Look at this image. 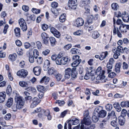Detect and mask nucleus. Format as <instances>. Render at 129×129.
Instances as JSON below:
<instances>
[{"instance_id":"nucleus-1","label":"nucleus","mask_w":129,"mask_h":129,"mask_svg":"<svg viewBox=\"0 0 129 129\" xmlns=\"http://www.w3.org/2000/svg\"><path fill=\"white\" fill-rule=\"evenodd\" d=\"M16 105L13 106L12 109L14 111H16L17 109H22L24 104L25 101L23 98L20 96H16L15 98Z\"/></svg>"},{"instance_id":"nucleus-2","label":"nucleus","mask_w":129,"mask_h":129,"mask_svg":"<svg viewBox=\"0 0 129 129\" xmlns=\"http://www.w3.org/2000/svg\"><path fill=\"white\" fill-rule=\"evenodd\" d=\"M58 6V4L56 2H53L51 3V6L52 8L51 9V11L54 14V17L55 18L57 16L59 13V10L55 8Z\"/></svg>"},{"instance_id":"nucleus-3","label":"nucleus","mask_w":129,"mask_h":129,"mask_svg":"<svg viewBox=\"0 0 129 129\" xmlns=\"http://www.w3.org/2000/svg\"><path fill=\"white\" fill-rule=\"evenodd\" d=\"M80 56L78 55L73 56L72 57L73 62L71 64L72 66L75 67L78 66L81 62V60L79 59Z\"/></svg>"},{"instance_id":"nucleus-4","label":"nucleus","mask_w":129,"mask_h":129,"mask_svg":"<svg viewBox=\"0 0 129 129\" xmlns=\"http://www.w3.org/2000/svg\"><path fill=\"white\" fill-rule=\"evenodd\" d=\"M70 61V58L68 57H63L60 60H57L56 64L58 65H60L61 64H65L69 63Z\"/></svg>"},{"instance_id":"nucleus-5","label":"nucleus","mask_w":129,"mask_h":129,"mask_svg":"<svg viewBox=\"0 0 129 129\" xmlns=\"http://www.w3.org/2000/svg\"><path fill=\"white\" fill-rule=\"evenodd\" d=\"M77 0H69L68 6L70 10H75L77 8Z\"/></svg>"},{"instance_id":"nucleus-6","label":"nucleus","mask_w":129,"mask_h":129,"mask_svg":"<svg viewBox=\"0 0 129 129\" xmlns=\"http://www.w3.org/2000/svg\"><path fill=\"white\" fill-rule=\"evenodd\" d=\"M28 74V72L27 71L24 69H22L19 70L17 73V76L20 78H25Z\"/></svg>"},{"instance_id":"nucleus-7","label":"nucleus","mask_w":129,"mask_h":129,"mask_svg":"<svg viewBox=\"0 0 129 129\" xmlns=\"http://www.w3.org/2000/svg\"><path fill=\"white\" fill-rule=\"evenodd\" d=\"M18 23L21 28L23 31H25L27 30V26L25 20L23 18H21L18 20Z\"/></svg>"},{"instance_id":"nucleus-8","label":"nucleus","mask_w":129,"mask_h":129,"mask_svg":"<svg viewBox=\"0 0 129 129\" xmlns=\"http://www.w3.org/2000/svg\"><path fill=\"white\" fill-rule=\"evenodd\" d=\"M86 115L82 121V123L85 125L88 126L91 124V121L89 118V116L88 113H86Z\"/></svg>"},{"instance_id":"nucleus-9","label":"nucleus","mask_w":129,"mask_h":129,"mask_svg":"<svg viewBox=\"0 0 129 129\" xmlns=\"http://www.w3.org/2000/svg\"><path fill=\"white\" fill-rule=\"evenodd\" d=\"M119 29L121 33H126L127 32V29L129 30V25L122 24L120 25Z\"/></svg>"},{"instance_id":"nucleus-10","label":"nucleus","mask_w":129,"mask_h":129,"mask_svg":"<svg viewBox=\"0 0 129 129\" xmlns=\"http://www.w3.org/2000/svg\"><path fill=\"white\" fill-rule=\"evenodd\" d=\"M33 102L30 105V107L33 108L37 105L40 103L41 100L37 97L34 98L33 100Z\"/></svg>"},{"instance_id":"nucleus-11","label":"nucleus","mask_w":129,"mask_h":129,"mask_svg":"<svg viewBox=\"0 0 129 129\" xmlns=\"http://www.w3.org/2000/svg\"><path fill=\"white\" fill-rule=\"evenodd\" d=\"M114 28L113 29V33L114 35H117V36L120 38H121L122 37V35L120 31L118 29V28L116 27L115 25H113Z\"/></svg>"},{"instance_id":"nucleus-12","label":"nucleus","mask_w":129,"mask_h":129,"mask_svg":"<svg viewBox=\"0 0 129 129\" xmlns=\"http://www.w3.org/2000/svg\"><path fill=\"white\" fill-rule=\"evenodd\" d=\"M71 122V123H72L73 125H76L78 124L79 122V120L76 118H73L71 121L69 120L68 122V128L69 129H72L71 125L70 123V122Z\"/></svg>"},{"instance_id":"nucleus-13","label":"nucleus","mask_w":129,"mask_h":129,"mask_svg":"<svg viewBox=\"0 0 129 129\" xmlns=\"http://www.w3.org/2000/svg\"><path fill=\"white\" fill-rule=\"evenodd\" d=\"M41 36L44 44H48L49 40V36L48 35L45 33H42Z\"/></svg>"},{"instance_id":"nucleus-14","label":"nucleus","mask_w":129,"mask_h":129,"mask_svg":"<svg viewBox=\"0 0 129 129\" xmlns=\"http://www.w3.org/2000/svg\"><path fill=\"white\" fill-rule=\"evenodd\" d=\"M72 70L70 68L66 69L65 71L64 78L66 79H68L70 77Z\"/></svg>"},{"instance_id":"nucleus-15","label":"nucleus","mask_w":129,"mask_h":129,"mask_svg":"<svg viewBox=\"0 0 129 129\" xmlns=\"http://www.w3.org/2000/svg\"><path fill=\"white\" fill-rule=\"evenodd\" d=\"M98 75L96 78V81L97 80H100L102 82H106L107 79L105 78V77L104 75Z\"/></svg>"},{"instance_id":"nucleus-16","label":"nucleus","mask_w":129,"mask_h":129,"mask_svg":"<svg viewBox=\"0 0 129 129\" xmlns=\"http://www.w3.org/2000/svg\"><path fill=\"white\" fill-rule=\"evenodd\" d=\"M75 23L77 27L82 26L84 23V21L83 19L80 18H77L76 20Z\"/></svg>"},{"instance_id":"nucleus-17","label":"nucleus","mask_w":129,"mask_h":129,"mask_svg":"<svg viewBox=\"0 0 129 129\" xmlns=\"http://www.w3.org/2000/svg\"><path fill=\"white\" fill-rule=\"evenodd\" d=\"M33 71L35 75L38 76L41 73V68L39 66L35 67L33 68Z\"/></svg>"},{"instance_id":"nucleus-18","label":"nucleus","mask_w":129,"mask_h":129,"mask_svg":"<svg viewBox=\"0 0 129 129\" xmlns=\"http://www.w3.org/2000/svg\"><path fill=\"white\" fill-rule=\"evenodd\" d=\"M123 21L125 22H127L129 21V16L128 14L125 11L122 13V15Z\"/></svg>"},{"instance_id":"nucleus-19","label":"nucleus","mask_w":129,"mask_h":129,"mask_svg":"<svg viewBox=\"0 0 129 129\" xmlns=\"http://www.w3.org/2000/svg\"><path fill=\"white\" fill-rule=\"evenodd\" d=\"M87 71L90 76H94L96 74L95 70L92 67H90Z\"/></svg>"},{"instance_id":"nucleus-20","label":"nucleus","mask_w":129,"mask_h":129,"mask_svg":"<svg viewBox=\"0 0 129 129\" xmlns=\"http://www.w3.org/2000/svg\"><path fill=\"white\" fill-rule=\"evenodd\" d=\"M76 68L75 67H74L72 69V71L71 75L72 79H74L77 77V73L76 71Z\"/></svg>"},{"instance_id":"nucleus-21","label":"nucleus","mask_w":129,"mask_h":129,"mask_svg":"<svg viewBox=\"0 0 129 129\" xmlns=\"http://www.w3.org/2000/svg\"><path fill=\"white\" fill-rule=\"evenodd\" d=\"M118 122L119 124L121 125H124L125 121V119L122 116H120L118 118Z\"/></svg>"},{"instance_id":"nucleus-22","label":"nucleus","mask_w":129,"mask_h":129,"mask_svg":"<svg viewBox=\"0 0 129 129\" xmlns=\"http://www.w3.org/2000/svg\"><path fill=\"white\" fill-rule=\"evenodd\" d=\"M6 98V93L5 92L0 93V103L4 102Z\"/></svg>"},{"instance_id":"nucleus-23","label":"nucleus","mask_w":129,"mask_h":129,"mask_svg":"<svg viewBox=\"0 0 129 129\" xmlns=\"http://www.w3.org/2000/svg\"><path fill=\"white\" fill-rule=\"evenodd\" d=\"M49 78L45 76H44L42 78L40 81L41 83H44L45 84H47L49 82Z\"/></svg>"},{"instance_id":"nucleus-24","label":"nucleus","mask_w":129,"mask_h":129,"mask_svg":"<svg viewBox=\"0 0 129 129\" xmlns=\"http://www.w3.org/2000/svg\"><path fill=\"white\" fill-rule=\"evenodd\" d=\"M108 53L107 51L103 52L101 54L99 57V59L100 60H103L105 59L108 55Z\"/></svg>"},{"instance_id":"nucleus-25","label":"nucleus","mask_w":129,"mask_h":129,"mask_svg":"<svg viewBox=\"0 0 129 129\" xmlns=\"http://www.w3.org/2000/svg\"><path fill=\"white\" fill-rule=\"evenodd\" d=\"M101 68V67H99L97 69L95 70L96 73L97 75H104L105 71H104L102 70Z\"/></svg>"},{"instance_id":"nucleus-26","label":"nucleus","mask_w":129,"mask_h":129,"mask_svg":"<svg viewBox=\"0 0 129 129\" xmlns=\"http://www.w3.org/2000/svg\"><path fill=\"white\" fill-rule=\"evenodd\" d=\"M107 114V112L105 110H101L98 114V116L103 118L105 117Z\"/></svg>"},{"instance_id":"nucleus-27","label":"nucleus","mask_w":129,"mask_h":129,"mask_svg":"<svg viewBox=\"0 0 129 129\" xmlns=\"http://www.w3.org/2000/svg\"><path fill=\"white\" fill-rule=\"evenodd\" d=\"M114 107L118 112H120L121 110L119 104L117 102H115L113 104Z\"/></svg>"},{"instance_id":"nucleus-28","label":"nucleus","mask_w":129,"mask_h":129,"mask_svg":"<svg viewBox=\"0 0 129 129\" xmlns=\"http://www.w3.org/2000/svg\"><path fill=\"white\" fill-rule=\"evenodd\" d=\"M66 14H63L60 15L59 18V21L61 22H64L66 20Z\"/></svg>"},{"instance_id":"nucleus-29","label":"nucleus","mask_w":129,"mask_h":129,"mask_svg":"<svg viewBox=\"0 0 129 129\" xmlns=\"http://www.w3.org/2000/svg\"><path fill=\"white\" fill-rule=\"evenodd\" d=\"M116 117V116L115 111L112 110L111 112H110L108 113L107 119H109L110 118L112 117L114 118Z\"/></svg>"},{"instance_id":"nucleus-30","label":"nucleus","mask_w":129,"mask_h":129,"mask_svg":"<svg viewBox=\"0 0 129 129\" xmlns=\"http://www.w3.org/2000/svg\"><path fill=\"white\" fill-rule=\"evenodd\" d=\"M113 50H115V51H116L118 52V53L120 54V53H122L123 51V49L122 47L120 46H118L117 47V49L115 48H113Z\"/></svg>"},{"instance_id":"nucleus-31","label":"nucleus","mask_w":129,"mask_h":129,"mask_svg":"<svg viewBox=\"0 0 129 129\" xmlns=\"http://www.w3.org/2000/svg\"><path fill=\"white\" fill-rule=\"evenodd\" d=\"M121 106L122 107H129V101H123L121 103Z\"/></svg>"},{"instance_id":"nucleus-32","label":"nucleus","mask_w":129,"mask_h":129,"mask_svg":"<svg viewBox=\"0 0 129 129\" xmlns=\"http://www.w3.org/2000/svg\"><path fill=\"white\" fill-rule=\"evenodd\" d=\"M121 64L120 63H117L115 65V71L117 73H119L120 71V69Z\"/></svg>"},{"instance_id":"nucleus-33","label":"nucleus","mask_w":129,"mask_h":129,"mask_svg":"<svg viewBox=\"0 0 129 129\" xmlns=\"http://www.w3.org/2000/svg\"><path fill=\"white\" fill-rule=\"evenodd\" d=\"M28 81L25 82L23 81H21L19 82V84L21 86L23 87H27L28 86Z\"/></svg>"},{"instance_id":"nucleus-34","label":"nucleus","mask_w":129,"mask_h":129,"mask_svg":"<svg viewBox=\"0 0 129 129\" xmlns=\"http://www.w3.org/2000/svg\"><path fill=\"white\" fill-rule=\"evenodd\" d=\"M20 29L18 27H16L14 29V31L16 37H19L20 36Z\"/></svg>"},{"instance_id":"nucleus-35","label":"nucleus","mask_w":129,"mask_h":129,"mask_svg":"<svg viewBox=\"0 0 129 129\" xmlns=\"http://www.w3.org/2000/svg\"><path fill=\"white\" fill-rule=\"evenodd\" d=\"M17 56L16 54L14 53L12 54L9 55V59L11 61H14L16 59Z\"/></svg>"},{"instance_id":"nucleus-36","label":"nucleus","mask_w":129,"mask_h":129,"mask_svg":"<svg viewBox=\"0 0 129 129\" xmlns=\"http://www.w3.org/2000/svg\"><path fill=\"white\" fill-rule=\"evenodd\" d=\"M56 72V71L53 68H49L48 71V73L50 75H52V74H55Z\"/></svg>"},{"instance_id":"nucleus-37","label":"nucleus","mask_w":129,"mask_h":129,"mask_svg":"<svg viewBox=\"0 0 129 129\" xmlns=\"http://www.w3.org/2000/svg\"><path fill=\"white\" fill-rule=\"evenodd\" d=\"M100 36V34L97 31H94L92 33V37L94 39L98 38Z\"/></svg>"},{"instance_id":"nucleus-38","label":"nucleus","mask_w":129,"mask_h":129,"mask_svg":"<svg viewBox=\"0 0 129 129\" xmlns=\"http://www.w3.org/2000/svg\"><path fill=\"white\" fill-rule=\"evenodd\" d=\"M13 102V99L11 98H10L8 100L7 103V106L10 107L12 105Z\"/></svg>"},{"instance_id":"nucleus-39","label":"nucleus","mask_w":129,"mask_h":129,"mask_svg":"<svg viewBox=\"0 0 129 129\" xmlns=\"http://www.w3.org/2000/svg\"><path fill=\"white\" fill-rule=\"evenodd\" d=\"M49 40L50 43L53 46L56 43V41L54 38L51 37L49 38Z\"/></svg>"},{"instance_id":"nucleus-40","label":"nucleus","mask_w":129,"mask_h":129,"mask_svg":"<svg viewBox=\"0 0 129 129\" xmlns=\"http://www.w3.org/2000/svg\"><path fill=\"white\" fill-rule=\"evenodd\" d=\"M12 91V88L10 85H8L6 90V93L8 95H10Z\"/></svg>"},{"instance_id":"nucleus-41","label":"nucleus","mask_w":129,"mask_h":129,"mask_svg":"<svg viewBox=\"0 0 129 129\" xmlns=\"http://www.w3.org/2000/svg\"><path fill=\"white\" fill-rule=\"evenodd\" d=\"M114 50H112V51L114 53L113 55V57L115 59H117L118 58V56L120 55V54L118 53V52L115 51Z\"/></svg>"},{"instance_id":"nucleus-42","label":"nucleus","mask_w":129,"mask_h":129,"mask_svg":"<svg viewBox=\"0 0 129 129\" xmlns=\"http://www.w3.org/2000/svg\"><path fill=\"white\" fill-rule=\"evenodd\" d=\"M107 67L108 68L107 70V72L109 74V73L111 72V69L112 68V64L108 62L107 64Z\"/></svg>"},{"instance_id":"nucleus-43","label":"nucleus","mask_w":129,"mask_h":129,"mask_svg":"<svg viewBox=\"0 0 129 129\" xmlns=\"http://www.w3.org/2000/svg\"><path fill=\"white\" fill-rule=\"evenodd\" d=\"M28 54H29L28 57L29 61L31 63H33L34 61V59L33 56L31 55V54L29 52H28Z\"/></svg>"},{"instance_id":"nucleus-44","label":"nucleus","mask_w":129,"mask_h":129,"mask_svg":"<svg viewBox=\"0 0 129 129\" xmlns=\"http://www.w3.org/2000/svg\"><path fill=\"white\" fill-rule=\"evenodd\" d=\"M105 107L107 110L109 111L112 109L113 108V106L112 104L108 103L106 105Z\"/></svg>"},{"instance_id":"nucleus-45","label":"nucleus","mask_w":129,"mask_h":129,"mask_svg":"<svg viewBox=\"0 0 129 129\" xmlns=\"http://www.w3.org/2000/svg\"><path fill=\"white\" fill-rule=\"evenodd\" d=\"M106 121L103 120L102 121V122L100 124V127L102 128H104L105 127L107 123Z\"/></svg>"},{"instance_id":"nucleus-46","label":"nucleus","mask_w":129,"mask_h":129,"mask_svg":"<svg viewBox=\"0 0 129 129\" xmlns=\"http://www.w3.org/2000/svg\"><path fill=\"white\" fill-rule=\"evenodd\" d=\"M33 54L35 58H37L39 56V52L38 50L36 49H34L33 50Z\"/></svg>"},{"instance_id":"nucleus-47","label":"nucleus","mask_w":129,"mask_h":129,"mask_svg":"<svg viewBox=\"0 0 129 129\" xmlns=\"http://www.w3.org/2000/svg\"><path fill=\"white\" fill-rule=\"evenodd\" d=\"M112 8L114 10H116L119 7L118 5L116 3H113L111 5Z\"/></svg>"},{"instance_id":"nucleus-48","label":"nucleus","mask_w":129,"mask_h":129,"mask_svg":"<svg viewBox=\"0 0 129 129\" xmlns=\"http://www.w3.org/2000/svg\"><path fill=\"white\" fill-rule=\"evenodd\" d=\"M50 64V62L49 61L47 60H46L44 62L43 67L48 68H49Z\"/></svg>"},{"instance_id":"nucleus-49","label":"nucleus","mask_w":129,"mask_h":129,"mask_svg":"<svg viewBox=\"0 0 129 129\" xmlns=\"http://www.w3.org/2000/svg\"><path fill=\"white\" fill-rule=\"evenodd\" d=\"M38 90L41 92H42L44 90V87L41 85H39L37 87Z\"/></svg>"},{"instance_id":"nucleus-50","label":"nucleus","mask_w":129,"mask_h":129,"mask_svg":"<svg viewBox=\"0 0 129 129\" xmlns=\"http://www.w3.org/2000/svg\"><path fill=\"white\" fill-rule=\"evenodd\" d=\"M93 18V17L92 15L88 16L87 20V22L88 23V24L92 22V19Z\"/></svg>"},{"instance_id":"nucleus-51","label":"nucleus","mask_w":129,"mask_h":129,"mask_svg":"<svg viewBox=\"0 0 129 129\" xmlns=\"http://www.w3.org/2000/svg\"><path fill=\"white\" fill-rule=\"evenodd\" d=\"M99 116L94 115L92 117V119L93 121L94 122H96L99 120Z\"/></svg>"},{"instance_id":"nucleus-52","label":"nucleus","mask_w":129,"mask_h":129,"mask_svg":"<svg viewBox=\"0 0 129 129\" xmlns=\"http://www.w3.org/2000/svg\"><path fill=\"white\" fill-rule=\"evenodd\" d=\"M55 76L56 78L58 81H60L62 78V76L60 74H57L56 75L55 74Z\"/></svg>"},{"instance_id":"nucleus-53","label":"nucleus","mask_w":129,"mask_h":129,"mask_svg":"<svg viewBox=\"0 0 129 129\" xmlns=\"http://www.w3.org/2000/svg\"><path fill=\"white\" fill-rule=\"evenodd\" d=\"M83 33V31L82 30H78L74 33L73 34L75 35H81Z\"/></svg>"},{"instance_id":"nucleus-54","label":"nucleus","mask_w":129,"mask_h":129,"mask_svg":"<svg viewBox=\"0 0 129 129\" xmlns=\"http://www.w3.org/2000/svg\"><path fill=\"white\" fill-rule=\"evenodd\" d=\"M32 11L34 13L36 14L39 13L40 12V10L35 8H33L32 9Z\"/></svg>"},{"instance_id":"nucleus-55","label":"nucleus","mask_w":129,"mask_h":129,"mask_svg":"<svg viewBox=\"0 0 129 129\" xmlns=\"http://www.w3.org/2000/svg\"><path fill=\"white\" fill-rule=\"evenodd\" d=\"M48 28V26L46 24H44L42 25V29L44 30H47Z\"/></svg>"},{"instance_id":"nucleus-56","label":"nucleus","mask_w":129,"mask_h":129,"mask_svg":"<svg viewBox=\"0 0 129 129\" xmlns=\"http://www.w3.org/2000/svg\"><path fill=\"white\" fill-rule=\"evenodd\" d=\"M53 34L56 37L59 38L60 36V33L57 30H56L55 32Z\"/></svg>"},{"instance_id":"nucleus-57","label":"nucleus","mask_w":129,"mask_h":129,"mask_svg":"<svg viewBox=\"0 0 129 129\" xmlns=\"http://www.w3.org/2000/svg\"><path fill=\"white\" fill-rule=\"evenodd\" d=\"M111 125L114 127H117V123L116 120H113L111 122Z\"/></svg>"},{"instance_id":"nucleus-58","label":"nucleus","mask_w":129,"mask_h":129,"mask_svg":"<svg viewBox=\"0 0 129 129\" xmlns=\"http://www.w3.org/2000/svg\"><path fill=\"white\" fill-rule=\"evenodd\" d=\"M123 68L124 69H127L128 68V64L125 62L123 63Z\"/></svg>"},{"instance_id":"nucleus-59","label":"nucleus","mask_w":129,"mask_h":129,"mask_svg":"<svg viewBox=\"0 0 129 129\" xmlns=\"http://www.w3.org/2000/svg\"><path fill=\"white\" fill-rule=\"evenodd\" d=\"M108 75V76L111 78L114 77L116 75V74L113 72H110Z\"/></svg>"},{"instance_id":"nucleus-60","label":"nucleus","mask_w":129,"mask_h":129,"mask_svg":"<svg viewBox=\"0 0 129 129\" xmlns=\"http://www.w3.org/2000/svg\"><path fill=\"white\" fill-rule=\"evenodd\" d=\"M11 117V115L10 114H8L5 116L4 118L6 120H8L10 119Z\"/></svg>"},{"instance_id":"nucleus-61","label":"nucleus","mask_w":129,"mask_h":129,"mask_svg":"<svg viewBox=\"0 0 129 129\" xmlns=\"http://www.w3.org/2000/svg\"><path fill=\"white\" fill-rule=\"evenodd\" d=\"M72 45L71 44H68L65 45L64 47V49L65 50H68L69 49L72 47Z\"/></svg>"},{"instance_id":"nucleus-62","label":"nucleus","mask_w":129,"mask_h":129,"mask_svg":"<svg viewBox=\"0 0 129 129\" xmlns=\"http://www.w3.org/2000/svg\"><path fill=\"white\" fill-rule=\"evenodd\" d=\"M43 59L42 57H38L37 60V62L39 64H41L42 62Z\"/></svg>"},{"instance_id":"nucleus-63","label":"nucleus","mask_w":129,"mask_h":129,"mask_svg":"<svg viewBox=\"0 0 129 129\" xmlns=\"http://www.w3.org/2000/svg\"><path fill=\"white\" fill-rule=\"evenodd\" d=\"M22 9L24 11L26 12L29 10V8L27 6L25 5L22 7Z\"/></svg>"},{"instance_id":"nucleus-64","label":"nucleus","mask_w":129,"mask_h":129,"mask_svg":"<svg viewBox=\"0 0 129 129\" xmlns=\"http://www.w3.org/2000/svg\"><path fill=\"white\" fill-rule=\"evenodd\" d=\"M77 49L75 48H72L71 51V52L72 54H75L77 53Z\"/></svg>"}]
</instances>
